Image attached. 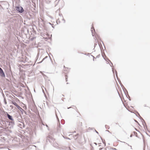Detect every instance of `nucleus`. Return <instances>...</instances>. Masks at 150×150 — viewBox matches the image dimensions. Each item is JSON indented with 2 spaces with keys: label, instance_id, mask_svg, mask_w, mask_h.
<instances>
[{
  "label": "nucleus",
  "instance_id": "f257e3e1",
  "mask_svg": "<svg viewBox=\"0 0 150 150\" xmlns=\"http://www.w3.org/2000/svg\"><path fill=\"white\" fill-rule=\"evenodd\" d=\"M13 104L17 107V108L21 112L22 114H23V112H26L21 107L19 106L15 102H13Z\"/></svg>",
  "mask_w": 150,
  "mask_h": 150
},
{
  "label": "nucleus",
  "instance_id": "f03ea898",
  "mask_svg": "<svg viewBox=\"0 0 150 150\" xmlns=\"http://www.w3.org/2000/svg\"><path fill=\"white\" fill-rule=\"evenodd\" d=\"M16 10L18 11L19 13H22L24 9L22 8V7L21 6H17L16 7Z\"/></svg>",
  "mask_w": 150,
  "mask_h": 150
},
{
  "label": "nucleus",
  "instance_id": "7ed1b4c3",
  "mask_svg": "<svg viewBox=\"0 0 150 150\" xmlns=\"http://www.w3.org/2000/svg\"><path fill=\"white\" fill-rule=\"evenodd\" d=\"M0 75L2 77H5V76L4 73L1 67H0Z\"/></svg>",
  "mask_w": 150,
  "mask_h": 150
},
{
  "label": "nucleus",
  "instance_id": "20e7f679",
  "mask_svg": "<svg viewBox=\"0 0 150 150\" xmlns=\"http://www.w3.org/2000/svg\"><path fill=\"white\" fill-rule=\"evenodd\" d=\"M7 116L8 118L11 120H13V119L12 117L10 115H9L7 113Z\"/></svg>",
  "mask_w": 150,
  "mask_h": 150
},
{
  "label": "nucleus",
  "instance_id": "39448f33",
  "mask_svg": "<svg viewBox=\"0 0 150 150\" xmlns=\"http://www.w3.org/2000/svg\"><path fill=\"white\" fill-rule=\"evenodd\" d=\"M17 120L19 122H21L22 121V117H21L20 116H18L17 117Z\"/></svg>",
  "mask_w": 150,
  "mask_h": 150
},
{
  "label": "nucleus",
  "instance_id": "423d86ee",
  "mask_svg": "<svg viewBox=\"0 0 150 150\" xmlns=\"http://www.w3.org/2000/svg\"><path fill=\"white\" fill-rule=\"evenodd\" d=\"M22 124H19L18 125V126L21 128H23V127H24V124L23 123H22Z\"/></svg>",
  "mask_w": 150,
  "mask_h": 150
},
{
  "label": "nucleus",
  "instance_id": "0eeeda50",
  "mask_svg": "<svg viewBox=\"0 0 150 150\" xmlns=\"http://www.w3.org/2000/svg\"><path fill=\"white\" fill-rule=\"evenodd\" d=\"M93 30H94V31L95 32V29L93 28V27H92L91 28V32L92 33V35L93 36Z\"/></svg>",
  "mask_w": 150,
  "mask_h": 150
},
{
  "label": "nucleus",
  "instance_id": "6e6552de",
  "mask_svg": "<svg viewBox=\"0 0 150 150\" xmlns=\"http://www.w3.org/2000/svg\"><path fill=\"white\" fill-rule=\"evenodd\" d=\"M11 121L10 122V123L12 125H15V122L14 121V120L13 119V120H11Z\"/></svg>",
  "mask_w": 150,
  "mask_h": 150
},
{
  "label": "nucleus",
  "instance_id": "1a4fd4ad",
  "mask_svg": "<svg viewBox=\"0 0 150 150\" xmlns=\"http://www.w3.org/2000/svg\"><path fill=\"white\" fill-rule=\"evenodd\" d=\"M78 134H77L75 135V136H74V139H76L78 137Z\"/></svg>",
  "mask_w": 150,
  "mask_h": 150
},
{
  "label": "nucleus",
  "instance_id": "9d476101",
  "mask_svg": "<svg viewBox=\"0 0 150 150\" xmlns=\"http://www.w3.org/2000/svg\"><path fill=\"white\" fill-rule=\"evenodd\" d=\"M42 87V89H43V88H44V86H42V87ZM42 92H43V93L44 94H45V91H44V90H43V89H42Z\"/></svg>",
  "mask_w": 150,
  "mask_h": 150
},
{
  "label": "nucleus",
  "instance_id": "9b49d317",
  "mask_svg": "<svg viewBox=\"0 0 150 150\" xmlns=\"http://www.w3.org/2000/svg\"><path fill=\"white\" fill-rule=\"evenodd\" d=\"M115 74H116V76H117V72L116 71H115Z\"/></svg>",
  "mask_w": 150,
  "mask_h": 150
},
{
  "label": "nucleus",
  "instance_id": "f8f14e48",
  "mask_svg": "<svg viewBox=\"0 0 150 150\" xmlns=\"http://www.w3.org/2000/svg\"><path fill=\"white\" fill-rule=\"evenodd\" d=\"M4 103L5 104H7V102H6V101L5 100V99H4Z\"/></svg>",
  "mask_w": 150,
  "mask_h": 150
},
{
  "label": "nucleus",
  "instance_id": "ddd939ff",
  "mask_svg": "<svg viewBox=\"0 0 150 150\" xmlns=\"http://www.w3.org/2000/svg\"><path fill=\"white\" fill-rule=\"evenodd\" d=\"M67 76H66V81H67Z\"/></svg>",
  "mask_w": 150,
  "mask_h": 150
},
{
  "label": "nucleus",
  "instance_id": "4468645a",
  "mask_svg": "<svg viewBox=\"0 0 150 150\" xmlns=\"http://www.w3.org/2000/svg\"><path fill=\"white\" fill-rule=\"evenodd\" d=\"M62 20L64 21V23L65 22V20L64 19V18L62 19Z\"/></svg>",
  "mask_w": 150,
  "mask_h": 150
},
{
  "label": "nucleus",
  "instance_id": "2eb2a0df",
  "mask_svg": "<svg viewBox=\"0 0 150 150\" xmlns=\"http://www.w3.org/2000/svg\"><path fill=\"white\" fill-rule=\"evenodd\" d=\"M95 131H96V133H97L98 134V132L96 130H95Z\"/></svg>",
  "mask_w": 150,
  "mask_h": 150
},
{
  "label": "nucleus",
  "instance_id": "dca6fc26",
  "mask_svg": "<svg viewBox=\"0 0 150 150\" xmlns=\"http://www.w3.org/2000/svg\"><path fill=\"white\" fill-rule=\"evenodd\" d=\"M58 22H59V19H58V20L57 21V23Z\"/></svg>",
  "mask_w": 150,
  "mask_h": 150
},
{
  "label": "nucleus",
  "instance_id": "f3484780",
  "mask_svg": "<svg viewBox=\"0 0 150 150\" xmlns=\"http://www.w3.org/2000/svg\"><path fill=\"white\" fill-rule=\"evenodd\" d=\"M67 139H69V138H66Z\"/></svg>",
  "mask_w": 150,
  "mask_h": 150
},
{
  "label": "nucleus",
  "instance_id": "a211bd4d",
  "mask_svg": "<svg viewBox=\"0 0 150 150\" xmlns=\"http://www.w3.org/2000/svg\"><path fill=\"white\" fill-rule=\"evenodd\" d=\"M94 143L95 144H96V145H97V144H96V143Z\"/></svg>",
  "mask_w": 150,
  "mask_h": 150
},
{
  "label": "nucleus",
  "instance_id": "6ab92c4d",
  "mask_svg": "<svg viewBox=\"0 0 150 150\" xmlns=\"http://www.w3.org/2000/svg\"><path fill=\"white\" fill-rule=\"evenodd\" d=\"M130 147H131V149H132V146H130Z\"/></svg>",
  "mask_w": 150,
  "mask_h": 150
},
{
  "label": "nucleus",
  "instance_id": "aec40b11",
  "mask_svg": "<svg viewBox=\"0 0 150 150\" xmlns=\"http://www.w3.org/2000/svg\"><path fill=\"white\" fill-rule=\"evenodd\" d=\"M71 108V107H69V108H68V109H69V108Z\"/></svg>",
  "mask_w": 150,
  "mask_h": 150
},
{
  "label": "nucleus",
  "instance_id": "412c9836",
  "mask_svg": "<svg viewBox=\"0 0 150 150\" xmlns=\"http://www.w3.org/2000/svg\"><path fill=\"white\" fill-rule=\"evenodd\" d=\"M112 71L113 72V68H112Z\"/></svg>",
  "mask_w": 150,
  "mask_h": 150
},
{
  "label": "nucleus",
  "instance_id": "4be33fe9",
  "mask_svg": "<svg viewBox=\"0 0 150 150\" xmlns=\"http://www.w3.org/2000/svg\"><path fill=\"white\" fill-rule=\"evenodd\" d=\"M130 137H132V135H130Z\"/></svg>",
  "mask_w": 150,
  "mask_h": 150
},
{
  "label": "nucleus",
  "instance_id": "5701e85b",
  "mask_svg": "<svg viewBox=\"0 0 150 150\" xmlns=\"http://www.w3.org/2000/svg\"><path fill=\"white\" fill-rule=\"evenodd\" d=\"M111 64H112V63L111 62Z\"/></svg>",
  "mask_w": 150,
  "mask_h": 150
},
{
  "label": "nucleus",
  "instance_id": "b1692460",
  "mask_svg": "<svg viewBox=\"0 0 150 150\" xmlns=\"http://www.w3.org/2000/svg\"><path fill=\"white\" fill-rule=\"evenodd\" d=\"M46 126H47V127H48V126H47V125H46Z\"/></svg>",
  "mask_w": 150,
  "mask_h": 150
},
{
  "label": "nucleus",
  "instance_id": "393cba45",
  "mask_svg": "<svg viewBox=\"0 0 150 150\" xmlns=\"http://www.w3.org/2000/svg\"><path fill=\"white\" fill-rule=\"evenodd\" d=\"M106 131H107L108 132H109V131L108 130H106Z\"/></svg>",
  "mask_w": 150,
  "mask_h": 150
},
{
  "label": "nucleus",
  "instance_id": "a878e982",
  "mask_svg": "<svg viewBox=\"0 0 150 150\" xmlns=\"http://www.w3.org/2000/svg\"><path fill=\"white\" fill-rule=\"evenodd\" d=\"M114 149H115V150H116V149H115V148H114Z\"/></svg>",
  "mask_w": 150,
  "mask_h": 150
},
{
  "label": "nucleus",
  "instance_id": "bb28decb",
  "mask_svg": "<svg viewBox=\"0 0 150 150\" xmlns=\"http://www.w3.org/2000/svg\"><path fill=\"white\" fill-rule=\"evenodd\" d=\"M44 59H45V58H43V59L42 60H43Z\"/></svg>",
  "mask_w": 150,
  "mask_h": 150
},
{
  "label": "nucleus",
  "instance_id": "cd10ccee",
  "mask_svg": "<svg viewBox=\"0 0 150 150\" xmlns=\"http://www.w3.org/2000/svg\"><path fill=\"white\" fill-rule=\"evenodd\" d=\"M47 56H46L45 58H47Z\"/></svg>",
  "mask_w": 150,
  "mask_h": 150
},
{
  "label": "nucleus",
  "instance_id": "c85d7f7f",
  "mask_svg": "<svg viewBox=\"0 0 150 150\" xmlns=\"http://www.w3.org/2000/svg\"><path fill=\"white\" fill-rule=\"evenodd\" d=\"M109 60V61L110 62V60Z\"/></svg>",
  "mask_w": 150,
  "mask_h": 150
},
{
  "label": "nucleus",
  "instance_id": "c756f323",
  "mask_svg": "<svg viewBox=\"0 0 150 150\" xmlns=\"http://www.w3.org/2000/svg\"><path fill=\"white\" fill-rule=\"evenodd\" d=\"M41 62H39V63H41Z\"/></svg>",
  "mask_w": 150,
  "mask_h": 150
}]
</instances>
